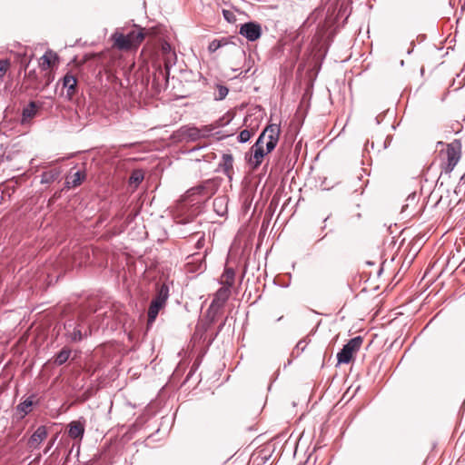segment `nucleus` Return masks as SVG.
<instances>
[{"instance_id": "12", "label": "nucleus", "mask_w": 465, "mask_h": 465, "mask_svg": "<svg viewBox=\"0 0 465 465\" xmlns=\"http://www.w3.org/2000/svg\"><path fill=\"white\" fill-rule=\"evenodd\" d=\"M219 166L223 173L231 180L233 173V157L231 153H223Z\"/></svg>"}, {"instance_id": "4", "label": "nucleus", "mask_w": 465, "mask_h": 465, "mask_svg": "<svg viewBox=\"0 0 465 465\" xmlns=\"http://www.w3.org/2000/svg\"><path fill=\"white\" fill-rule=\"evenodd\" d=\"M445 155V162L442 163V170L446 173L453 171L461 156V142L458 139L453 140L448 143L445 151L442 152Z\"/></svg>"}, {"instance_id": "33", "label": "nucleus", "mask_w": 465, "mask_h": 465, "mask_svg": "<svg viewBox=\"0 0 465 465\" xmlns=\"http://www.w3.org/2000/svg\"><path fill=\"white\" fill-rule=\"evenodd\" d=\"M204 242H205L204 235H202V236L198 239V241H197V242H196V244H195V247H196L197 249H201V248H203V247Z\"/></svg>"}, {"instance_id": "17", "label": "nucleus", "mask_w": 465, "mask_h": 465, "mask_svg": "<svg viewBox=\"0 0 465 465\" xmlns=\"http://www.w3.org/2000/svg\"><path fill=\"white\" fill-rule=\"evenodd\" d=\"M164 306L161 305L160 303H157V302H151L150 303V306L148 308V312H147V317H148V320H147V323L148 325H151L154 322V321L156 320L157 318V315L160 312V310H162Z\"/></svg>"}, {"instance_id": "5", "label": "nucleus", "mask_w": 465, "mask_h": 465, "mask_svg": "<svg viewBox=\"0 0 465 465\" xmlns=\"http://www.w3.org/2000/svg\"><path fill=\"white\" fill-rule=\"evenodd\" d=\"M362 343L361 336L351 339L337 354L339 363H349L353 356V353L360 350Z\"/></svg>"}, {"instance_id": "35", "label": "nucleus", "mask_w": 465, "mask_h": 465, "mask_svg": "<svg viewBox=\"0 0 465 465\" xmlns=\"http://www.w3.org/2000/svg\"><path fill=\"white\" fill-rule=\"evenodd\" d=\"M460 74H458V75H457V79L459 80V84H458V86L455 88L456 90H457V89H460V88L462 86V81H463V79H464L465 77L461 78L460 80Z\"/></svg>"}, {"instance_id": "25", "label": "nucleus", "mask_w": 465, "mask_h": 465, "mask_svg": "<svg viewBox=\"0 0 465 465\" xmlns=\"http://www.w3.org/2000/svg\"><path fill=\"white\" fill-rule=\"evenodd\" d=\"M232 116L230 114V113H227L223 117H221L220 119L215 121V123L213 125L214 129L223 127V126L228 124L232 121Z\"/></svg>"}, {"instance_id": "32", "label": "nucleus", "mask_w": 465, "mask_h": 465, "mask_svg": "<svg viewBox=\"0 0 465 465\" xmlns=\"http://www.w3.org/2000/svg\"><path fill=\"white\" fill-rule=\"evenodd\" d=\"M200 130H203V134H208V136H209L211 132L214 130V127H213V124H211V125H204Z\"/></svg>"}, {"instance_id": "19", "label": "nucleus", "mask_w": 465, "mask_h": 465, "mask_svg": "<svg viewBox=\"0 0 465 465\" xmlns=\"http://www.w3.org/2000/svg\"><path fill=\"white\" fill-rule=\"evenodd\" d=\"M235 278V272L232 268L226 267L222 275L223 287H228L229 289L233 285Z\"/></svg>"}, {"instance_id": "21", "label": "nucleus", "mask_w": 465, "mask_h": 465, "mask_svg": "<svg viewBox=\"0 0 465 465\" xmlns=\"http://www.w3.org/2000/svg\"><path fill=\"white\" fill-rule=\"evenodd\" d=\"M71 355V350L69 348L64 347L56 355L54 359V363L56 365H63L67 361Z\"/></svg>"}, {"instance_id": "34", "label": "nucleus", "mask_w": 465, "mask_h": 465, "mask_svg": "<svg viewBox=\"0 0 465 465\" xmlns=\"http://www.w3.org/2000/svg\"><path fill=\"white\" fill-rule=\"evenodd\" d=\"M296 347H297L298 349H301L302 351H303V350H304V348H305V343H304V341H300L297 343Z\"/></svg>"}, {"instance_id": "13", "label": "nucleus", "mask_w": 465, "mask_h": 465, "mask_svg": "<svg viewBox=\"0 0 465 465\" xmlns=\"http://www.w3.org/2000/svg\"><path fill=\"white\" fill-rule=\"evenodd\" d=\"M37 109H38V106H37L36 103L31 101L28 104V105L23 109L22 119H21L22 124H25L27 122H29L31 119H33L36 115Z\"/></svg>"}, {"instance_id": "3", "label": "nucleus", "mask_w": 465, "mask_h": 465, "mask_svg": "<svg viewBox=\"0 0 465 465\" xmlns=\"http://www.w3.org/2000/svg\"><path fill=\"white\" fill-rule=\"evenodd\" d=\"M144 33L142 29L132 30L127 35L115 33L113 35L114 45L120 50H129L133 47H137L144 39Z\"/></svg>"}, {"instance_id": "27", "label": "nucleus", "mask_w": 465, "mask_h": 465, "mask_svg": "<svg viewBox=\"0 0 465 465\" xmlns=\"http://www.w3.org/2000/svg\"><path fill=\"white\" fill-rule=\"evenodd\" d=\"M143 180V173L140 170H135L130 176V183L139 184Z\"/></svg>"}, {"instance_id": "39", "label": "nucleus", "mask_w": 465, "mask_h": 465, "mask_svg": "<svg viewBox=\"0 0 465 465\" xmlns=\"http://www.w3.org/2000/svg\"><path fill=\"white\" fill-rule=\"evenodd\" d=\"M330 218V215H328L326 218H324L323 222L325 223Z\"/></svg>"}, {"instance_id": "2", "label": "nucleus", "mask_w": 465, "mask_h": 465, "mask_svg": "<svg viewBox=\"0 0 465 465\" xmlns=\"http://www.w3.org/2000/svg\"><path fill=\"white\" fill-rule=\"evenodd\" d=\"M65 338L71 342H79L84 338L91 335V327L86 324L82 318L77 322L68 320L64 323Z\"/></svg>"}, {"instance_id": "23", "label": "nucleus", "mask_w": 465, "mask_h": 465, "mask_svg": "<svg viewBox=\"0 0 465 465\" xmlns=\"http://www.w3.org/2000/svg\"><path fill=\"white\" fill-rule=\"evenodd\" d=\"M57 58V55L52 51L46 52L42 57L40 62V67L42 70H46L51 66V59Z\"/></svg>"}, {"instance_id": "24", "label": "nucleus", "mask_w": 465, "mask_h": 465, "mask_svg": "<svg viewBox=\"0 0 465 465\" xmlns=\"http://www.w3.org/2000/svg\"><path fill=\"white\" fill-rule=\"evenodd\" d=\"M216 89H217V93L214 94V100H216V101L223 100L229 93V89L225 85H223V84H217Z\"/></svg>"}, {"instance_id": "36", "label": "nucleus", "mask_w": 465, "mask_h": 465, "mask_svg": "<svg viewBox=\"0 0 465 465\" xmlns=\"http://www.w3.org/2000/svg\"><path fill=\"white\" fill-rule=\"evenodd\" d=\"M411 198L412 200H414L415 198V194H412V195H410L408 199Z\"/></svg>"}, {"instance_id": "40", "label": "nucleus", "mask_w": 465, "mask_h": 465, "mask_svg": "<svg viewBox=\"0 0 465 465\" xmlns=\"http://www.w3.org/2000/svg\"><path fill=\"white\" fill-rule=\"evenodd\" d=\"M461 180H463V181H464V183H465V173H464V174H463V176L461 177Z\"/></svg>"}, {"instance_id": "9", "label": "nucleus", "mask_w": 465, "mask_h": 465, "mask_svg": "<svg viewBox=\"0 0 465 465\" xmlns=\"http://www.w3.org/2000/svg\"><path fill=\"white\" fill-rule=\"evenodd\" d=\"M180 132L183 137L193 142L208 137V134H203V130H199L197 127L183 126Z\"/></svg>"}, {"instance_id": "18", "label": "nucleus", "mask_w": 465, "mask_h": 465, "mask_svg": "<svg viewBox=\"0 0 465 465\" xmlns=\"http://www.w3.org/2000/svg\"><path fill=\"white\" fill-rule=\"evenodd\" d=\"M162 51L164 54L165 61V68L168 70L169 65L174 64V60L176 59V54L172 51L171 45L168 43H164L162 45Z\"/></svg>"}, {"instance_id": "16", "label": "nucleus", "mask_w": 465, "mask_h": 465, "mask_svg": "<svg viewBox=\"0 0 465 465\" xmlns=\"http://www.w3.org/2000/svg\"><path fill=\"white\" fill-rule=\"evenodd\" d=\"M61 174V171L59 168H54L46 172H44L41 174V183L42 184H49L56 181Z\"/></svg>"}, {"instance_id": "37", "label": "nucleus", "mask_w": 465, "mask_h": 465, "mask_svg": "<svg viewBox=\"0 0 465 465\" xmlns=\"http://www.w3.org/2000/svg\"><path fill=\"white\" fill-rule=\"evenodd\" d=\"M49 449H51V446H48V448H46V450H45V453H46L49 450Z\"/></svg>"}, {"instance_id": "10", "label": "nucleus", "mask_w": 465, "mask_h": 465, "mask_svg": "<svg viewBox=\"0 0 465 465\" xmlns=\"http://www.w3.org/2000/svg\"><path fill=\"white\" fill-rule=\"evenodd\" d=\"M84 434V424L80 420H74L68 424V435L74 440H82Z\"/></svg>"}, {"instance_id": "1", "label": "nucleus", "mask_w": 465, "mask_h": 465, "mask_svg": "<svg viewBox=\"0 0 465 465\" xmlns=\"http://www.w3.org/2000/svg\"><path fill=\"white\" fill-rule=\"evenodd\" d=\"M280 125L269 124L260 134L255 143L252 146V155L249 163L253 169L261 165L265 154L271 153L277 145L280 136Z\"/></svg>"}, {"instance_id": "26", "label": "nucleus", "mask_w": 465, "mask_h": 465, "mask_svg": "<svg viewBox=\"0 0 465 465\" xmlns=\"http://www.w3.org/2000/svg\"><path fill=\"white\" fill-rule=\"evenodd\" d=\"M224 45H226L225 39H221V40L214 39L209 44L208 50L210 53H214L215 51H217L220 47H222Z\"/></svg>"}, {"instance_id": "38", "label": "nucleus", "mask_w": 465, "mask_h": 465, "mask_svg": "<svg viewBox=\"0 0 465 465\" xmlns=\"http://www.w3.org/2000/svg\"><path fill=\"white\" fill-rule=\"evenodd\" d=\"M49 449H51V446H48V448H46V450H45V453H46L49 450Z\"/></svg>"}, {"instance_id": "11", "label": "nucleus", "mask_w": 465, "mask_h": 465, "mask_svg": "<svg viewBox=\"0 0 465 465\" xmlns=\"http://www.w3.org/2000/svg\"><path fill=\"white\" fill-rule=\"evenodd\" d=\"M47 437V430L45 426H39L32 434L28 440V445L31 448L38 447Z\"/></svg>"}, {"instance_id": "28", "label": "nucleus", "mask_w": 465, "mask_h": 465, "mask_svg": "<svg viewBox=\"0 0 465 465\" xmlns=\"http://www.w3.org/2000/svg\"><path fill=\"white\" fill-rule=\"evenodd\" d=\"M84 178V174L82 173L80 171H77L74 173L71 181V184L73 187H76L81 184L82 181Z\"/></svg>"}, {"instance_id": "15", "label": "nucleus", "mask_w": 465, "mask_h": 465, "mask_svg": "<svg viewBox=\"0 0 465 465\" xmlns=\"http://www.w3.org/2000/svg\"><path fill=\"white\" fill-rule=\"evenodd\" d=\"M169 298V287L167 284L163 283L157 289L155 297L152 300L154 302L160 303L163 306L166 305Z\"/></svg>"}, {"instance_id": "20", "label": "nucleus", "mask_w": 465, "mask_h": 465, "mask_svg": "<svg viewBox=\"0 0 465 465\" xmlns=\"http://www.w3.org/2000/svg\"><path fill=\"white\" fill-rule=\"evenodd\" d=\"M213 208L218 215L223 216L227 212V199L224 196L213 200Z\"/></svg>"}, {"instance_id": "7", "label": "nucleus", "mask_w": 465, "mask_h": 465, "mask_svg": "<svg viewBox=\"0 0 465 465\" xmlns=\"http://www.w3.org/2000/svg\"><path fill=\"white\" fill-rule=\"evenodd\" d=\"M262 26L256 22H248L241 25L240 35L244 36L248 41L254 42L262 35Z\"/></svg>"}, {"instance_id": "30", "label": "nucleus", "mask_w": 465, "mask_h": 465, "mask_svg": "<svg viewBox=\"0 0 465 465\" xmlns=\"http://www.w3.org/2000/svg\"><path fill=\"white\" fill-rule=\"evenodd\" d=\"M9 64L8 60H0V78H2L7 72Z\"/></svg>"}, {"instance_id": "31", "label": "nucleus", "mask_w": 465, "mask_h": 465, "mask_svg": "<svg viewBox=\"0 0 465 465\" xmlns=\"http://www.w3.org/2000/svg\"><path fill=\"white\" fill-rule=\"evenodd\" d=\"M223 17L228 21V22H232L234 20V15L232 12L229 11V10H223Z\"/></svg>"}, {"instance_id": "29", "label": "nucleus", "mask_w": 465, "mask_h": 465, "mask_svg": "<svg viewBox=\"0 0 465 465\" xmlns=\"http://www.w3.org/2000/svg\"><path fill=\"white\" fill-rule=\"evenodd\" d=\"M251 137H252V133L249 130L244 129L240 132V134L238 135V141L242 143H247L251 139Z\"/></svg>"}, {"instance_id": "6", "label": "nucleus", "mask_w": 465, "mask_h": 465, "mask_svg": "<svg viewBox=\"0 0 465 465\" xmlns=\"http://www.w3.org/2000/svg\"><path fill=\"white\" fill-rule=\"evenodd\" d=\"M219 184L213 179H208L203 181L197 186H194L188 190L189 196L199 195L202 198L208 199L212 197L218 190Z\"/></svg>"}, {"instance_id": "22", "label": "nucleus", "mask_w": 465, "mask_h": 465, "mask_svg": "<svg viewBox=\"0 0 465 465\" xmlns=\"http://www.w3.org/2000/svg\"><path fill=\"white\" fill-rule=\"evenodd\" d=\"M33 397L34 396L27 398L26 400H25L16 406L17 411L23 413L22 417H24L25 415L28 414L31 411V407L33 406Z\"/></svg>"}, {"instance_id": "8", "label": "nucleus", "mask_w": 465, "mask_h": 465, "mask_svg": "<svg viewBox=\"0 0 465 465\" xmlns=\"http://www.w3.org/2000/svg\"><path fill=\"white\" fill-rule=\"evenodd\" d=\"M230 294L231 291L228 287L219 288L209 307V312H217L218 310L222 309L228 301Z\"/></svg>"}, {"instance_id": "14", "label": "nucleus", "mask_w": 465, "mask_h": 465, "mask_svg": "<svg viewBox=\"0 0 465 465\" xmlns=\"http://www.w3.org/2000/svg\"><path fill=\"white\" fill-rule=\"evenodd\" d=\"M77 80L74 75L67 73L63 78V86L67 89V96L72 97L75 93Z\"/></svg>"}]
</instances>
